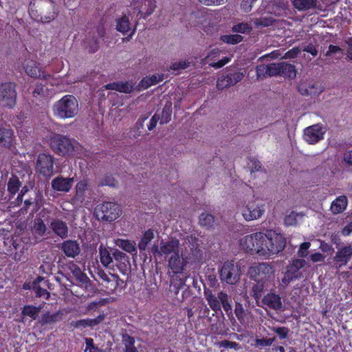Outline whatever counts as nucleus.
<instances>
[{
	"label": "nucleus",
	"instance_id": "nucleus-1",
	"mask_svg": "<svg viewBox=\"0 0 352 352\" xmlns=\"http://www.w3.org/2000/svg\"><path fill=\"white\" fill-rule=\"evenodd\" d=\"M240 245L248 252L269 258L285 249L286 239L276 230H267L245 236L240 240Z\"/></svg>",
	"mask_w": 352,
	"mask_h": 352
},
{
	"label": "nucleus",
	"instance_id": "nucleus-2",
	"mask_svg": "<svg viewBox=\"0 0 352 352\" xmlns=\"http://www.w3.org/2000/svg\"><path fill=\"white\" fill-rule=\"evenodd\" d=\"M188 264V258L185 255V251L171 255L168 259V275L170 283L176 289V293L186 284L187 276L184 271Z\"/></svg>",
	"mask_w": 352,
	"mask_h": 352
},
{
	"label": "nucleus",
	"instance_id": "nucleus-3",
	"mask_svg": "<svg viewBox=\"0 0 352 352\" xmlns=\"http://www.w3.org/2000/svg\"><path fill=\"white\" fill-rule=\"evenodd\" d=\"M249 273L257 281V283L253 288V292L255 298H259L261 296L263 289L269 287V280L273 275V269L270 265L262 263L252 267L249 270Z\"/></svg>",
	"mask_w": 352,
	"mask_h": 352
},
{
	"label": "nucleus",
	"instance_id": "nucleus-4",
	"mask_svg": "<svg viewBox=\"0 0 352 352\" xmlns=\"http://www.w3.org/2000/svg\"><path fill=\"white\" fill-rule=\"evenodd\" d=\"M52 111L58 118H74L78 112V102L74 96L66 95L54 104Z\"/></svg>",
	"mask_w": 352,
	"mask_h": 352
},
{
	"label": "nucleus",
	"instance_id": "nucleus-5",
	"mask_svg": "<svg viewBox=\"0 0 352 352\" xmlns=\"http://www.w3.org/2000/svg\"><path fill=\"white\" fill-rule=\"evenodd\" d=\"M243 218L248 221H254L259 219L264 214L265 204L262 199L253 197L243 201L240 208Z\"/></svg>",
	"mask_w": 352,
	"mask_h": 352
},
{
	"label": "nucleus",
	"instance_id": "nucleus-6",
	"mask_svg": "<svg viewBox=\"0 0 352 352\" xmlns=\"http://www.w3.org/2000/svg\"><path fill=\"white\" fill-rule=\"evenodd\" d=\"M151 251L155 255L168 256L179 254L184 249L178 239H171L167 241H161L159 246L153 245Z\"/></svg>",
	"mask_w": 352,
	"mask_h": 352
},
{
	"label": "nucleus",
	"instance_id": "nucleus-7",
	"mask_svg": "<svg viewBox=\"0 0 352 352\" xmlns=\"http://www.w3.org/2000/svg\"><path fill=\"white\" fill-rule=\"evenodd\" d=\"M52 148L60 155H72L78 144L67 137L55 134L50 139Z\"/></svg>",
	"mask_w": 352,
	"mask_h": 352
},
{
	"label": "nucleus",
	"instance_id": "nucleus-8",
	"mask_svg": "<svg viewBox=\"0 0 352 352\" xmlns=\"http://www.w3.org/2000/svg\"><path fill=\"white\" fill-rule=\"evenodd\" d=\"M120 205L114 202L107 201L102 203L98 208V215L102 219L113 221L118 219L121 214Z\"/></svg>",
	"mask_w": 352,
	"mask_h": 352
},
{
	"label": "nucleus",
	"instance_id": "nucleus-9",
	"mask_svg": "<svg viewBox=\"0 0 352 352\" xmlns=\"http://www.w3.org/2000/svg\"><path fill=\"white\" fill-rule=\"evenodd\" d=\"M16 93L14 85L5 82L0 85V104L11 107L16 102Z\"/></svg>",
	"mask_w": 352,
	"mask_h": 352
},
{
	"label": "nucleus",
	"instance_id": "nucleus-10",
	"mask_svg": "<svg viewBox=\"0 0 352 352\" xmlns=\"http://www.w3.org/2000/svg\"><path fill=\"white\" fill-rule=\"evenodd\" d=\"M326 129L322 125L316 124L305 129L303 138L309 144H315L324 138Z\"/></svg>",
	"mask_w": 352,
	"mask_h": 352
},
{
	"label": "nucleus",
	"instance_id": "nucleus-11",
	"mask_svg": "<svg viewBox=\"0 0 352 352\" xmlns=\"http://www.w3.org/2000/svg\"><path fill=\"white\" fill-rule=\"evenodd\" d=\"M134 13L137 16L146 17L151 15L156 8L155 0H133L132 3Z\"/></svg>",
	"mask_w": 352,
	"mask_h": 352
},
{
	"label": "nucleus",
	"instance_id": "nucleus-12",
	"mask_svg": "<svg viewBox=\"0 0 352 352\" xmlns=\"http://www.w3.org/2000/svg\"><path fill=\"white\" fill-rule=\"evenodd\" d=\"M91 191L87 181L79 182L76 186V194L73 198L74 204L82 205L89 201Z\"/></svg>",
	"mask_w": 352,
	"mask_h": 352
},
{
	"label": "nucleus",
	"instance_id": "nucleus-13",
	"mask_svg": "<svg viewBox=\"0 0 352 352\" xmlns=\"http://www.w3.org/2000/svg\"><path fill=\"white\" fill-rule=\"evenodd\" d=\"M239 278V269L233 261H227L221 267V280L229 284L236 283Z\"/></svg>",
	"mask_w": 352,
	"mask_h": 352
},
{
	"label": "nucleus",
	"instance_id": "nucleus-14",
	"mask_svg": "<svg viewBox=\"0 0 352 352\" xmlns=\"http://www.w3.org/2000/svg\"><path fill=\"white\" fill-rule=\"evenodd\" d=\"M53 157L46 153L38 155L36 162L37 170L45 176L50 175L53 172Z\"/></svg>",
	"mask_w": 352,
	"mask_h": 352
},
{
	"label": "nucleus",
	"instance_id": "nucleus-15",
	"mask_svg": "<svg viewBox=\"0 0 352 352\" xmlns=\"http://www.w3.org/2000/svg\"><path fill=\"white\" fill-rule=\"evenodd\" d=\"M206 24L204 25V32L210 36L217 35L219 31V14L215 13V16L212 12L207 13L206 15Z\"/></svg>",
	"mask_w": 352,
	"mask_h": 352
},
{
	"label": "nucleus",
	"instance_id": "nucleus-16",
	"mask_svg": "<svg viewBox=\"0 0 352 352\" xmlns=\"http://www.w3.org/2000/svg\"><path fill=\"white\" fill-rule=\"evenodd\" d=\"M352 256V244H348L339 249L334 257L337 267H342L347 264Z\"/></svg>",
	"mask_w": 352,
	"mask_h": 352
},
{
	"label": "nucleus",
	"instance_id": "nucleus-17",
	"mask_svg": "<svg viewBox=\"0 0 352 352\" xmlns=\"http://www.w3.org/2000/svg\"><path fill=\"white\" fill-rule=\"evenodd\" d=\"M23 68L25 73L32 78H45V75L41 68L39 63L32 59L25 60L23 63Z\"/></svg>",
	"mask_w": 352,
	"mask_h": 352
},
{
	"label": "nucleus",
	"instance_id": "nucleus-18",
	"mask_svg": "<svg viewBox=\"0 0 352 352\" xmlns=\"http://www.w3.org/2000/svg\"><path fill=\"white\" fill-rule=\"evenodd\" d=\"M135 28V23L130 21L129 16L124 15L116 21V29L123 34L129 33V36H131L134 34Z\"/></svg>",
	"mask_w": 352,
	"mask_h": 352
},
{
	"label": "nucleus",
	"instance_id": "nucleus-19",
	"mask_svg": "<svg viewBox=\"0 0 352 352\" xmlns=\"http://www.w3.org/2000/svg\"><path fill=\"white\" fill-rule=\"evenodd\" d=\"M74 182V178L57 177L52 181V187L54 190L69 192Z\"/></svg>",
	"mask_w": 352,
	"mask_h": 352
},
{
	"label": "nucleus",
	"instance_id": "nucleus-20",
	"mask_svg": "<svg viewBox=\"0 0 352 352\" xmlns=\"http://www.w3.org/2000/svg\"><path fill=\"white\" fill-rule=\"evenodd\" d=\"M61 250L67 257L75 258L79 254L80 249L76 241L68 240L62 243Z\"/></svg>",
	"mask_w": 352,
	"mask_h": 352
},
{
	"label": "nucleus",
	"instance_id": "nucleus-21",
	"mask_svg": "<svg viewBox=\"0 0 352 352\" xmlns=\"http://www.w3.org/2000/svg\"><path fill=\"white\" fill-rule=\"evenodd\" d=\"M109 279L103 286L106 287L109 294L113 293L117 289H123L125 286L124 282L116 274H112Z\"/></svg>",
	"mask_w": 352,
	"mask_h": 352
},
{
	"label": "nucleus",
	"instance_id": "nucleus-22",
	"mask_svg": "<svg viewBox=\"0 0 352 352\" xmlns=\"http://www.w3.org/2000/svg\"><path fill=\"white\" fill-rule=\"evenodd\" d=\"M347 204V197L345 195H340L332 201L330 210L334 214H340L345 210Z\"/></svg>",
	"mask_w": 352,
	"mask_h": 352
},
{
	"label": "nucleus",
	"instance_id": "nucleus-23",
	"mask_svg": "<svg viewBox=\"0 0 352 352\" xmlns=\"http://www.w3.org/2000/svg\"><path fill=\"white\" fill-rule=\"evenodd\" d=\"M47 285V281L44 278L38 277L34 282L32 283V289L35 292L36 296L41 297L43 296L45 299H48L50 297V293L47 292V290L42 287V286L45 287Z\"/></svg>",
	"mask_w": 352,
	"mask_h": 352
},
{
	"label": "nucleus",
	"instance_id": "nucleus-24",
	"mask_svg": "<svg viewBox=\"0 0 352 352\" xmlns=\"http://www.w3.org/2000/svg\"><path fill=\"white\" fill-rule=\"evenodd\" d=\"M106 89L116 90L120 92L129 94L134 88V85L131 82H118L107 84L104 86Z\"/></svg>",
	"mask_w": 352,
	"mask_h": 352
},
{
	"label": "nucleus",
	"instance_id": "nucleus-25",
	"mask_svg": "<svg viewBox=\"0 0 352 352\" xmlns=\"http://www.w3.org/2000/svg\"><path fill=\"white\" fill-rule=\"evenodd\" d=\"M69 270L78 284L84 285L87 283L88 277L77 265L74 263H70L69 265Z\"/></svg>",
	"mask_w": 352,
	"mask_h": 352
},
{
	"label": "nucleus",
	"instance_id": "nucleus-26",
	"mask_svg": "<svg viewBox=\"0 0 352 352\" xmlns=\"http://www.w3.org/2000/svg\"><path fill=\"white\" fill-rule=\"evenodd\" d=\"M263 302L270 308L279 310L282 307V302L278 295L275 294H268L264 296Z\"/></svg>",
	"mask_w": 352,
	"mask_h": 352
},
{
	"label": "nucleus",
	"instance_id": "nucleus-27",
	"mask_svg": "<svg viewBox=\"0 0 352 352\" xmlns=\"http://www.w3.org/2000/svg\"><path fill=\"white\" fill-rule=\"evenodd\" d=\"M299 90L302 94L318 96L323 91V87L318 82L309 83L300 86Z\"/></svg>",
	"mask_w": 352,
	"mask_h": 352
},
{
	"label": "nucleus",
	"instance_id": "nucleus-28",
	"mask_svg": "<svg viewBox=\"0 0 352 352\" xmlns=\"http://www.w3.org/2000/svg\"><path fill=\"white\" fill-rule=\"evenodd\" d=\"M104 318L103 314L98 316L94 319H83L76 322H72L71 324L75 328L94 327L100 323Z\"/></svg>",
	"mask_w": 352,
	"mask_h": 352
},
{
	"label": "nucleus",
	"instance_id": "nucleus-29",
	"mask_svg": "<svg viewBox=\"0 0 352 352\" xmlns=\"http://www.w3.org/2000/svg\"><path fill=\"white\" fill-rule=\"evenodd\" d=\"M51 228L60 237L65 238L67 236L68 228L63 221L54 220L51 223Z\"/></svg>",
	"mask_w": 352,
	"mask_h": 352
},
{
	"label": "nucleus",
	"instance_id": "nucleus-30",
	"mask_svg": "<svg viewBox=\"0 0 352 352\" xmlns=\"http://www.w3.org/2000/svg\"><path fill=\"white\" fill-rule=\"evenodd\" d=\"M292 4L299 11L307 10L316 7V0H292Z\"/></svg>",
	"mask_w": 352,
	"mask_h": 352
},
{
	"label": "nucleus",
	"instance_id": "nucleus-31",
	"mask_svg": "<svg viewBox=\"0 0 352 352\" xmlns=\"http://www.w3.org/2000/svg\"><path fill=\"white\" fill-rule=\"evenodd\" d=\"M114 243L116 245L118 246L123 250L133 253L136 252L135 243L127 239H115Z\"/></svg>",
	"mask_w": 352,
	"mask_h": 352
},
{
	"label": "nucleus",
	"instance_id": "nucleus-32",
	"mask_svg": "<svg viewBox=\"0 0 352 352\" xmlns=\"http://www.w3.org/2000/svg\"><path fill=\"white\" fill-rule=\"evenodd\" d=\"M296 73L294 65L283 62L280 76L289 79H294L296 76Z\"/></svg>",
	"mask_w": 352,
	"mask_h": 352
},
{
	"label": "nucleus",
	"instance_id": "nucleus-33",
	"mask_svg": "<svg viewBox=\"0 0 352 352\" xmlns=\"http://www.w3.org/2000/svg\"><path fill=\"white\" fill-rule=\"evenodd\" d=\"M100 260L104 267H108L113 262V258L108 248L100 245L99 248Z\"/></svg>",
	"mask_w": 352,
	"mask_h": 352
},
{
	"label": "nucleus",
	"instance_id": "nucleus-34",
	"mask_svg": "<svg viewBox=\"0 0 352 352\" xmlns=\"http://www.w3.org/2000/svg\"><path fill=\"white\" fill-rule=\"evenodd\" d=\"M13 133L9 129L0 128V146H8L11 144Z\"/></svg>",
	"mask_w": 352,
	"mask_h": 352
},
{
	"label": "nucleus",
	"instance_id": "nucleus-35",
	"mask_svg": "<svg viewBox=\"0 0 352 352\" xmlns=\"http://www.w3.org/2000/svg\"><path fill=\"white\" fill-rule=\"evenodd\" d=\"M154 238V232L151 229L145 231L138 243V248L141 250H145L147 245Z\"/></svg>",
	"mask_w": 352,
	"mask_h": 352
},
{
	"label": "nucleus",
	"instance_id": "nucleus-36",
	"mask_svg": "<svg viewBox=\"0 0 352 352\" xmlns=\"http://www.w3.org/2000/svg\"><path fill=\"white\" fill-rule=\"evenodd\" d=\"M219 52L218 50H212L206 58L205 62L206 64L216 68L220 67Z\"/></svg>",
	"mask_w": 352,
	"mask_h": 352
},
{
	"label": "nucleus",
	"instance_id": "nucleus-37",
	"mask_svg": "<svg viewBox=\"0 0 352 352\" xmlns=\"http://www.w3.org/2000/svg\"><path fill=\"white\" fill-rule=\"evenodd\" d=\"M243 77V74L236 72L234 74L228 75L221 79V85L223 84L225 86L234 85L239 82Z\"/></svg>",
	"mask_w": 352,
	"mask_h": 352
},
{
	"label": "nucleus",
	"instance_id": "nucleus-38",
	"mask_svg": "<svg viewBox=\"0 0 352 352\" xmlns=\"http://www.w3.org/2000/svg\"><path fill=\"white\" fill-rule=\"evenodd\" d=\"M162 80V76L160 75H153L150 77H146L142 79L140 85L142 89H147L148 87L157 84Z\"/></svg>",
	"mask_w": 352,
	"mask_h": 352
},
{
	"label": "nucleus",
	"instance_id": "nucleus-39",
	"mask_svg": "<svg viewBox=\"0 0 352 352\" xmlns=\"http://www.w3.org/2000/svg\"><path fill=\"white\" fill-rule=\"evenodd\" d=\"M42 307H34L32 305H26L23 308L22 314L23 316H28L35 320L38 316Z\"/></svg>",
	"mask_w": 352,
	"mask_h": 352
},
{
	"label": "nucleus",
	"instance_id": "nucleus-40",
	"mask_svg": "<svg viewBox=\"0 0 352 352\" xmlns=\"http://www.w3.org/2000/svg\"><path fill=\"white\" fill-rule=\"evenodd\" d=\"M62 319V314L56 312L54 314L47 313L41 318V322L45 324H52Z\"/></svg>",
	"mask_w": 352,
	"mask_h": 352
},
{
	"label": "nucleus",
	"instance_id": "nucleus-41",
	"mask_svg": "<svg viewBox=\"0 0 352 352\" xmlns=\"http://www.w3.org/2000/svg\"><path fill=\"white\" fill-rule=\"evenodd\" d=\"M192 63V60L191 58L185 60H180L173 63L170 66V69L173 71L179 72L188 68Z\"/></svg>",
	"mask_w": 352,
	"mask_h": 352
},
{
	"label": "nucleus",
	"instance_id": "nucleus-42",
	"mask_svg": "<svg viewBox=\"0 0 352 352\" xmlns=\"http://www.w3.org/2000/svg\"><path fill=\"white\" fill-rule=\"evenodd\" d=\"M297 278V274H294V272H292L291 270H288L287 268V270L280 282V287L283 288L286 287L292 280L296 279Z\"/></svg>",
	"mask_w": 352,
	"mask_h": 352
},
{
	"label": "nucleus",
	"instance_id": "nucleus-43",
	"mask_svg": "<svg viewBox=\"0 0 352 352\" xmlns=\"http://www.w3.org/2000/svg\"><path fill=\"white\" fill-rule=\"evenodd\" d=\"M33 232L38 235L43 236L46 231V226L43 221L41 219H36L34 223Z\"/></svg>",
	"mask_w": 352,
	"mask_h": 352
},
{
	"label": "nucleus",
	"instance_id": "nucleus-44",
	"mask_svg": "<svg viewBox=\"0 0 352 352\" xmlns=\"http://www.w3.org/2000/svg\"><path fill=\"white\" fill-rule=\"evenodd\" d=\"M199 223L204 227H210L214 223V217L210 214L204 212L199 217Z\"/></svg>",
	"mask_w": 352,
	"mask_h": 352
},
{
	"label": "nucleus",
	"instance_id": "nucleus-45",
	"mask_svg": "<svg viewBox=\"0 0 352 352\" xmlns=\"http://www.w3.org/2000/svg\"><path fill=\"white\" fill-rule=\"evenodd\" d=\"M305 265V261L303 259L293 260L292 263L287 267L288 270H291L292 272L297 274L298 271L303 267Z\"/></svg>",
	"mask_w": 352,
	"mask_h": 352
},
{
	"label": "nucleus",
	"instance_id": "nucleus-46",
	"mask_svg": "<svg viewBox=\"0 0 352 352\" xmlns=\"http://www.w3.org/2000/svg\"><path fill=\"white\" fill-rule=\"evenodd\" d=\"M123 342L125 345L126 352H138L136 348L134 346L135 340L133 338L129 336H124L123 337Z\"/></svg>",
	"mask_w": 352,
	"mask_h": 352
},
{
	"label": "nucleus",
	"instance_id": "nucleus-47",
	"mask_svg": "<svg viewBox=\"0 0 352 352\" xmlns=\"http://www.w3.org/2000/svg\"><path fill=\"white\" fill-rule=\"evenodd\" d=\"M283 63H271L267 65L268 67V76H280V69H282Z\"/></svg>",
	"mask_w": 352,
	"mask_h": 352
},
{
	"label": "nucleus",
	"instance_id": "nucleus-48",
	"mask_svg": "<svg viewBox=\"0 0 352 352\" xmlns=\"http://www.w3.org/2000/svg\"><path fill=\"white\" fill-rule=\"evenodd\" d=\"M221 40L228 44H236L242 41L243 37L239 34L225 35L221 36Z\"/></svg>",
	"mask_w": 352,
	"mask_h": 352
},
{
	"label": "nucleus",
	"instance_id": "nucleus-49",
	"mask_svg": "<svg viewBox=\"0 0 352 352\" xmlns=\"http://www.w3.org/2000/svg\"><path fill=\"white\" fill-rule=\"evenodd\" d=\"M20 187V182L16 177H12L10 179L8 188V190L12 194H15Z\"/></svg>",
	"mask_w": 352,
	"mask_h": 352
},
{
	"label": "nucleus",
	"instance_id": "nucleus-50",
	"mask_svg": "<svg viewBox=\"0 0 352 352\" xmlns=\"http://www.w3.org/2000/svg\"><path fill=\"white\" fill-rule=\"evenodd\" d=\"M206 295L210 307L217 313V311L220 310V303L217 298L212 294H208V293H206Z\"/></svg>",
	"mask_w": 352,
	"mask_h": 352
},
{
	"label": "nucleus",
	"instance_id": "nucleus-51",
	"mask_svg": "<svg viewBox=\"0 0 352 352\" xmlns=\"http://www.w3.org/2000/svg\"><path fill=\"white\" fill-rule=\"evenodd\" d=\"M252 30V28L245 23H238L232 27V30L235 32L245 33Z\"/></svg>",
	"mask_w": 352,
	"mask_h": 352
},
{
	"label": "nucleus",
	"instance_id": "nucleus-52",
	"mask_svg": "<svg viewBox=\"0 0 352 352\" xmlns=\"http://www.w3.org/2000/svg\"><path fill=\"white\" fill-rule=\"evenodd\" d=\"M171 109L170 106H166L162 112V118H160V124H165L170 121L171 117Z\"/></svg>",
	"mask_w": 352,
	"mask_h": 352
},
{
	"label": "nucleus",
	"instance_id": "nucleus-53",
	"mask_svg": "<svg viewBox=\"0 0 352 352\" xmlns=\"http://www.w3.org/2000/svg\"><path fill=\"white\" fill-rule=\"evenodd\" d=\"M256 72L257 78H266L268 76V67L267 65H258L256 68Z\"/></svg>",
	"mask_w": 352,
	"mask_h": 352
},
{
	"label": "nucleus",
	"instance_id": "nucleus-54",
	"mask_svg": "<svg viewBox=\"0 0 352 352\" xmlns=\"http://www.w3.org/2000/svg\"><path fill=\"white\" fill-rule=\"evenodd\" d=\"M248 166L251 173L260 171L262 168L261 163L256 159H250Z\"/></svg>",
	"mask_w": 352,
	"mask_h": 352
},
{
	"label": "nucleus",
	"instance_id": "nucleus-55",
	"mask_svg": "<svg viewBox=\"0 0 352 352\" xmlns=\"http://www.w3.org/2000/svg\"><path fill=\"white\" fill-rule=\"evenodd\" d=\"M311 244L309 242H304L301 243L298 250V255L302 258L306 257L308 255V250Z\"/></svg>",
	"mask_w": 352,
	"mask_h": 352
},
{
	"label": "nucleus",
	"instance_id": "nucleus-56",
	"mask_svg": "<svg viewBox=\"0 0 352 352\" xmlns=\"http://www.w3.org/2000/svg\"><path fill=\"white\" fill-rule=\"evenodd\" d=\"M298 214L296 212H292L287 215L285 218V223L287 226H294L297 223V217Z\"/></svg>",
	"mask_w": 352,
	"mask_h": 352
},
{
	"label": "nucleus",
	"instance_id": "nucleus-57",
	"mask_svg": "<svg viewBox=\"0 0 352 352\" xmlns=\"http://www.w3.org/2000/svg\"><path fill=\"white\" fill-rule=\"evenodd\" d=\"M227 295L221 293V305L223 306L226 312L229 315L231 313V305L226 300Z\"/></svg>",
	"mask_w": 352,
	"mask_h": 352
},
{
	"label": "nucleus",
	"instance_id": "nucleus-58",
	"mask_svg": "<svg viewBox=\"0 0 352 352\" xmlns=\"http://www.w3.org/2000/svg\"><path fill=\"white\" fill-rule=\"evenodd\" d=\"M309 259L313 263L323 262L324 261V256L319 252L311 254L309 256Z\"/></svg>",
	"mask_w": 352,
	"mask_h": 352
},
{
	"label": "nucleus",
	"instance_id": "nucleus-59",
	"mask_svg": "<svg viewBox=\"0 0 352 352\" xmlns=\"http://www.w3.org/2000/svg\"><path fill=\"white\" fill-rule=\"evenodd\" d=\"M300 52V50L298 47H294L291 50L288 51L285 55V58H293L296 57Z\"/></svg>",
	"mask_w": 352,
	"mask_h": 352
},
{
	"label": "nucleus",
	"instance_id": "nucleus-60",
	"mask_svg": "<svg viewBox=\"0 0 352 352\" xmlns=\"http://www.w3.org/2000/svg\"><path fill=\"white\" fill-rule=\"evenodd\" d=\"M118 182L116 181V179L111 176L106 177L102 183V185H107L112 187L116 186Z\"/></svg>",
	"mask_w": 352,
	"mask_h": 352
},
{
	"label": "nucleus",
	"instance_id": "nucleus-61",
	"mask_svg": "<svg viewBox=\"0 0 352 352\" xmlns=\"http://www.w3.org/2000/svg\"><path fill=\"white\" fill-rule=\"evenodd\" d=\"M160 116L155 114L150 120L149 124L148 125V129L151 131L157 125V122L160 120Z\"/></svg>",
	"mask_w": 352,
	"mask_h": 352
},
{
	"label": "nucleus",
	"instance_id": "nucleus-62",
	"mask_svg": "<svg viewBox=\"0 0 352 352\" xmlns=\"http://www.w3.org/2000/svg\"><path fill=\"white\" fill-rule=\"evenodd\" d=\"M272 23V21L271 19H256L254 21V23L257 26H268L271 25Z\"/></svg>",
	"mask_w": 352,
	"mask_h": 352
},
{
	"label": "nucleus",
	"instance_id": "nucleus-63",
	"mask_svg": "<svg viewBox=\"0 0 352 352\" xmlns=\"http://www.w3.org/2000/svg\"><path fill=\"white\" fill-rule=\"evenodd\" d=\"M274 331L280 338H286L288 333V329L285 327H278L275 329Z\"/></svg>",
	"mask_w": 352,
	"mask_h": 352
},
{
	"label": "nucleus",
	"instance_id": "nucleus-64",
	"mask_svg": "<svg viewBox=\"0 0 352 352\" xmlns=\"http://www.w3.org/2000/svg\"><path fill=\"white\" fill-rule=\"evenodd\" d=\"M343 160L345 163L352 166V150L349 151L344 154Z\"/></svg>",
	"mask_w": 352,
	"mask_h": 352
}]
</instances>
